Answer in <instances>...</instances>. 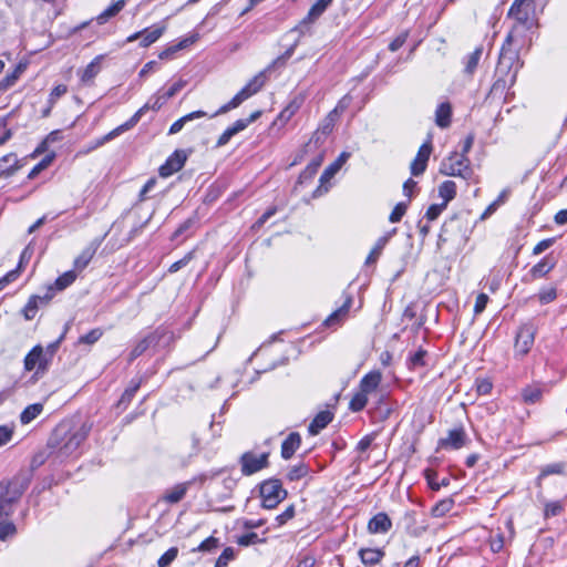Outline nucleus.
Returning a JSON list of instances; mask_svg holds the SVG:
<instances>
[{"label": "nucleus", "mask_w": 567, "mask_h": 567, "mask_svg": "<svg viewBox=\"0 0 567 567\" xmlns=\"http://www.w3.org/2000/svg\"><path fill=\"white\" fill-rule=\"evenodd\" d=\"M29 480L17 475L0 482V519L13 513L16 503L28 488Z\"/></svg>", "instance_id": "obj_3"}, {"label": "nucleus", "mask_w": 567, "mask_h": 567, "mask_svg": "<svg viewBox=\"0 0 567 567\" xmlns=\"http://www.w3.org/2000/svg\"><path fill=\"white\" fill-rule=\"evenodd\" d=\"M392 528V520L384 512L372 516L368 522V532L370 534H385Z\"/></svg>", "instance_id": "obj_21"}, {"label": "nucleus", "mask_w": 567, "mask_h": 567, "mask_svg": "<svg viewBox=\"0 0 567 567\" xmlns=\"http://www.w3.org/2000/svg\"><path fill=\"white\" fill-rule=\"evenodd\" d=\"M406 209H408V204L405 203H398L394 208L392 209L390 216H389V220L391 223H399L402 217L405 215L406 213Z\"/></svg>", "instance_id": "obj_61"}, {"label": "nucleus", "mask_w": 567, "mask_h": 567, "mask_svg": "<svg viewBox=\"0 0 567 567\" xmlns=\"http://www.w3.org/2000/svg\"><path fill=\"white\" fill-rule=\"evenodd\" d=\"M565 472V463H551L542 467L540 473L536 480V484L538 487L542 486V480L549 475H561Z\"/></svg>", "instance_id": "obj_35"}, {"label": "nucleus", "mask_w": 567, "mask_h": 567, "mask_svg": "<svg viewBox=\"0 0 567 567\" xmlns=\"http://www.w3.org/2000/svg\"><path fill=\"white\" fill-rule=\"evenodd\" d=\"M333 0H317L308 11V14L300 22V28L313 23L332 3Z\"/></svg>", "instance_id": "obj_26"}, {"label": "nucleus", "mask_w": 567, "mask_h": 567, "mask_svg": "<svg viewBox=\"0 0 567 567\" xmlns=\"http://www.w3.org/2000/svg\"><path fill=\"white\" fill-rule=\"evenodd\" d=\"M440 173L446 176H458L466 181L474 177L468 157L456 153L442 163Z\"/></svg>", "instance_id": "obj_7"}, {"label": "nucleus", "mask_w": 567, "mask_h": 567, "mask_svg": "<svg viewBox=\"0 0 567 567\" xmlns=\"http://www.w3.org/2000/svg\"><path fill=\"white\" fill-rule=\"evenodd\" d=\"M25 71V64L19 63L14 70L0 80V92H6L12 87Z\"/></svg>", "instance_id": "obj_32"}, {"label": "nucleus", "mask_w": 567, "mask_h": 567, "mask_svg": "<svg viewBox=\"0 0 567 567\" xmlns=\"http://www.w3.org/2000/svg\"><path fill=\"white\" fill-rule=\"evenodd\" d=\"M266 542V537H260L257 533L249 530L237 537L236 543L239 546L248 547L256 544H262Z\"/></svg>", "instance_id": "obj_43"}, {"label": "nucleus", "mask_w": 567, "mask_h": 567, "mask_svg": "<svg viewBox=\"0 0 567 567\" xmlns=\"http://www.w3.org/2000/svg\"><path fill=\"white\" fill-rule=\"evenodd\" d=\"M452 105L449 102L441 103L435 111V123L441 128H446L451 125Z\"/></svg>", "instance_id": "obj_31"}, {"label": "nucleus", "mask_w": 567, "mask_h": 567, "mask_svg": "<svg viewBox=\"0 0 567 567\" xmlns=\"http://www.w3.org/2000/svg\"><path fill=\"white\" fill-rule=\"evenodd\" d=\"M333 419V414L330 411L319 412L309 424L308 431L311 435H317L323 430Z\"/></svg>", "instance_id": "obj_30"}, {"label": "nucleus", "mask_w": 567, "mask_h": 567, "mask_svg": "<svg viewBox=\"0 0 567 567\" xmlns=\"http://www.w3.org/2000/svg\"><path fill=\"white\" fill-rule=\"evenodd\" d=\"M261 115V111H255L247 118L237 120L231 126L227 127L224 133L218 137L216 147L226 145L233 136L244 131L250 123L255 122Z\"/></svg>", "instance_id": "obj_11"}, {"label": "nucleus", "mask_w": 567, "mask_h": 567, "mask_svg": "<svg viewBox=\"0 0 567 567\" xmlns=\"http://www.w3.org/2000/svg\"><path fill=\"white\" fill-rule=\"evenodd\" d=\"M536 334V327L532 322L523 323L516 333L514 351L515 355L525 357L532 349Z\"/></svg>", "instance_id": "obj_9"}, {"label": "nucleus", "mask_w": 567, "mask_h": 567, "mask_svg": "<svg viewBox=\"0 0 567 567\" xmlns=\"http://www.w3.org/2000/svg\"><path fill=\"white\" fill-rule=\"evenodd\" d=\"M22 165L14 153H9L0 158V178L13 176Z\"/></svg>", "instance_id": "obj_22"}, {"label": "nucleus", "mask_w": 567, "mask_h": 567, "mask_svg": "<svg viewBox=\"0 0 567 567\" xmlns=\"http://www.w3.org/2000/svg\"><path fill=\"white\" fill-rule=\"evenodd\" d=\"M53 298V288L50 287L44 296L33 295L29 298L22 313L25 320H32L41 306H47Z\"/></svg>", "instance_id": "obj_15"}, {"label": "nucleus", "mask_w": 567, "mask_h": 567, "mask_svg": "<svg viewBox=\"0 0 567 567\" xmlns=\"http://www.w3.org/2000/svg\"><path fill=\"white\" fill-rule=\"evenodd\" d=\"M564 512V505L561 502H548L545 504L544 516L545 518L558 516Z\"/></svg>", "instance_id": "obj_57"}, {"label": "nucleus", "mask_w": 567, "mask_h": 567, "mask_svg": "<svg viewBox=\"0 0 567 567\" xmlns=\"http://www.w3.org/2000/svg\"><path fill=\"white\" fill-rule=\"evenodd\" d=\"M350 154L347 152H342L337 159L331 163L322 173L320 181L324 182L334 176V174L343 166V164L348 161Z\"/></svg>", "instance_id": "obj_34"}, {"label": "nucleus", "mask_w": 567, "mask_h": 567, "mask_svg": "<svg viewBox=\"0 0 567 567\" xmlns=\"http://www.w3.org/2000/svg\"><path fill=\"white\" fill-rule=\"evenodd\" d=\"M76 270H69V271H65L63 275H61L60 277L56 278L55 282H54V287L53 288V291L54 290H64L65 288H68L69 286H71L75 279H76Z\"/></svg>", "instance_id": "obj_44"}, {"label": "nucleus", "mask_w": 567, "mask_h": 567, "mask_svg": "<svg viewBox=\"0 0 567 567\" xmlns=\"http://www.w3.org/2000/svg\"><path fill=\"white\" fill-rule=\"evenodd\" d=\"M321 165V158L312 161L300 174V179L312 178L319 166Z\"/></svg>", "instance_id": "obj_64"}, {"label": "nucleus", "mask_w": 567, "mask_h": 567, "mask_svg": "<svg viewBox=\"0 0 567 567\" xmlns=\"http://www.w3.org/2000/svg\"><path fill=\"white\" fill-rule=\"evenodd\" d=\"M454 506L453 498H444L440 502H437L431 509V514L434 517H442L445 514H447Z\"/></svg>", "instance_id": "obj_46"}, {"label": "nucleus", "mask_w": 567, "mask_h": 567, "mask_svg": "<svg viewBox=\"0 0 567 567\" xmlns=\"http://www.w3.org/2000/svg\"><path fill=\"white\" fill-rule=\"evenodd\" d=\"M188 153L184 150H176L166 162L159 167L158 173L162 177H168L181 171L185 165Z\"/></svg>", "instance_id": "obj_14"}, {"label": "nucleus", "mask_w": 567, "mask_h": 567, "mask_svg": "<svg viewBox=\"0 0 567 567\" xmlns=\"http://www.w3.org/2000/svg\"><path fill=\"white\" fill-rule=\"evenodd\" d=\"M384 555V551L379 548H361L359 550V557L367 567L378 565L383 559Z\"/></svg>", "instance_id": "obj_27"}, {"label": "nucleus", "mask_w": 567, "mask_h": 567, "mask_svg": "<svg viewBox=\"0 0 567 567\" xmlns=\"http://www.w3.org/2000/svg\"><path fill=\"white\" fill-rule=\"evenodd\" d=\"M90 430V425L82 424L75 431H69L66 425L61 424L52 432L48 445L51 449L58 450L61 457H69L86 440Z\"/></svg>", "instance_id": "obj_2"}, {"label": "nucleus", "mask_w": 567, "mask_h": 567, "mask_svg": "<svg viewBox=\"0 0 567 567\" xmlns=\"http://www.w3.org/2000/svg\"><path fill=\"white\" fill-rule=\"evenodd\" d=\"M511 45L512 44L506 43V40L504 41L503 47L501 49L495 74H501L502 76H512L513 73H515L516 80L518 71L523 66V62L519 59L518 51L511 49Z\"/></svg>", "instance_id": "obj_6"}, {"label": "nucleus", "mask_w": 567, "mask_h": 567, "mask_svg": "<svg viewBox=\"0 0 567 567\" xmlns=\"http://www.w3.org/2000/svg\"><path fill=\"white\" fill-rule=\"evenodd\" d=\"M103 336V330L101 328H94L87 333L81 336L79 338V343L82 344H94L97 342Z\"/></svg>", "instance_id": "obj_53"}, {"label": "nucleus", "mask_w": 567, "mask_h": 567, "mask_svg": "<svg viewBox=\"0 0 567 567\" xmlns=\"http://www.w3.org/2000/svg\"><path fill=\"white\" fill-rule=\"evenodd\" d=\"M259 493L261 506L267 509L277 507L288 495L287 491L282 487L281 481L278 478L264 481L259 485Z\"/></svg>", "instance_id": "obj_5"}, {"label": "nucleus", "mask_w": 567, "mask_h": 567, "mask_svg": "<svg viewBox=\"0 0 567 567\" xmlns=\"http://www.w3.org/2000/svg\"><path fill=\"white\" fill-rule=\"evenodd\" d=\"M165 31V27H154L152 29H144L143 31L136 32L127 38V42H133L138 38H142L141 47L147 48L156 42Z\"/></svg>", "instance_id": "obj_18"}, {"label": "nucleus", "mask_w": 567, "mask_h": 567, "mask_svg": "<svg viewBox=\"0 0 567 567\" xmlns=\"http://www.w3.org/2000/svg\"><path fill=\"white\" fill-rule=\"evenodd\" d=\"M475 388H476V392L478 395H487L491 393V391L493 389V383L487 378H483V379L477 378L475 380Z\"/></svg>", "instance_id": "obj_60"}, {"label": "nucleus", "mask_w": 567, "mask_h": 567, "mask_svg": "<svg viewBox=\"0 0 567 567\" xmlns=\"http://www.w3.org/2000/svg\"><path fill=\"white\" fill-rule=\"evenodd\" d=\"M235 559V550L233 547H226L215 563V567H227L229 561Z\"/></svg>", "instance_id": "obj_59"}, {"label": "nucleus", "mask_w": 567, "mask_h": 567, "mask_svg": "<svg viewBox=\"0 0 567 567\" xmlns=\"http://www.w3.org/2000/svg\"><path fill=\"white\" fill-rule=\"evenodd\" d=\"M482 53L483 49L476 48L471 54L466 56V60L464 62V72L466 74L472 75L475 72L481 60Z\"/></svg>", "instance_id": "obj_41"}, {"label": "nucleus", "mask_w": 567, "mask_h": 567, "mask_svg": "<svg viewBox=\"0 0 567 567\" xmlns=\"http://www.w3.org/2000/svg\"><path fill=\"white\" fill-rule=\"evenodd\" d=\"M124 4V0H118L115 3L111 4L96 17V22L99 24L106 23L111 18L115 17L123 9Z\"/></svg>", "instance_id": "obj_37"}, {"label": "nucleus", "mask_w": 567, "mask_h": 567, "mask_svg": "<svg viewBox=\"0 0 567 567\" xmlns=\"http://www.w3.org/2000/svg\"><path fill=\"white\" fill-rule=\"evenodd\" d=\"M166 101H167V99H165V96L162 95V96H156L153 102H147L142 107H140L134 113V115L130 120H127L125 123L115 127L114 130H112L111 132L105 134L104 136L95 140L94 143L89 147V150H95V148L104 145L105 143L112 141L113 138H115L116 136L122 134L123 132L131 130L140 122L142 116L148 110L158 111L166 103Z\"/></svg>", "instance_id": "obj_4"}, {"label": "nucleus", "mask_w": 567, "mask_h": 567, "mask_svg": "<svg viewBox=\"0 0 567 567\" xmlns=\"http://www.w3.org/2000/svg\"><path fill=\"white\" fill-rule=\"evenodd\" d=\"M535 10L534 0H514L507 13V18L512 20L511 30L505 38L507 44L523 39L538 25Z\"/></svg>", "instance_id": "obj_1"}, {"label": "nucleus", "mask_w": 567, "mask_h": 567, "mask_svg": "<svg viewBox=\"0 0 567 567\" xmlns=\"http://www.w3.org/2000/svg\"><path fill=\"white\" fill-rule=\"evenodd\" d=\"M162 337L163 332H161L159 330H155L148 333L143 339H141L130 352L128 361L133 362L135 359L142 355L147 349H150L153 346H156Z\"/></svg>", "instance_id": "obj_17"}, {"label": "nucleus", "mask_w": 567, "mask_h": 567, "mask_svg": "<svg viewBox=\"0 0 567 567\" xmlns=\"http://www.w3.org/2000/svg\"><path fill=\"white\" fill-rule=\"evenodd\" d=\"M215 475H216V473H214L210 477H213ZM208 477H209L208 475L202 474L198 477L193 478L192 481L179 483V484L173 486L172 488L167 489L164 493L162 499L168 504H176L185 497L187 491L189 489V487L193 483H195L197 480L203 483Z\"/></svg>", "instance_id": "obj_12"}, {"label": "nucleus", "mask_w": 567, "mask_h": 567, "mask_svg": "<svg viewBox=\"0 0 567 567\" xmlns=\"http://www.w3.org/2000/svg\"><path fill=\"white\" fill-rule=\"evenodd\" d=\"M178 555L177 547H171L167 549L157 560L158 567H169L171 564L176 559Z\"/></svg>", "instance_id": "obj_54"}, {"label": "nucleus", "mask_w": 567, "mask_h": 567, "mask_svg": "<svg viewBox=\"0 0 567 567\" xmlns=\"http://www.w3.org/2000/svg\"><path fill=\"white\" fill-rule=\"evenodd\" d=\"M382 380V374L380 371H371L367 373L360 381V391L365 394H369L375 391Z\"/></svg>", "instance_id": "obj_28"}, {"label": "nucleus", "mask_w": 567, "mask_h": 567, "mask_svg": "<svg viewBox=\"0 0 567 567\" xmlns=\"http://www.w3.org/2000/svg\"><path fill=\"white\" fill-rule=\"evenodd\" d=\"M256 94V90H251L247 84L226 104L220 106L210 117L227 113L228 111L238 107L244 101Z\"/></svg>", "instance_id": "obj_20"}, {"label": "nucleus", "mask_w": 567, "mask_h": 567, "mask_svg": "<svg viewBox=\"0 0 567 567\" xmlns=\"http://www.w3.org/2000/svg\"><path fill=\"white\" fill-rule=\"evenodd\" d=\"M272 70V65H268L265 70L260 71L257 75H255L247 85L251 90H256V93L261 90V87L265 85L266 82V74L267 72Z\"/></svg>", "instance_id": "obj_49"}, {"label": "nucleus", "mask_w": 567, "mask_h": 567, "mask_svg": "<svg viewBox=\"0 0 567 567\" xmlns=\"http://www.w3.org/2000/svg\"><path fill=\"white\" fill-rule=\"evenodd\" d=\"M140 386H141V381L140 380L138 381H134L133 380L132 384L127 389H125V391L123 392L122 396L117 401V406L122 408V409H126L127 405L133 400V398L136 394V392L140 389Z\"/></svg>", "instance_id": "obj_39"}, {"label": "nucleus", "mask_w": 567, "mask_h": 567, "mask_svg": "<svg viewBox=\"0 0 567 567\" xmlns=\"http://www.w3.org/2000/svg\"><path fill=\"white\" fill-rule=\"evenodd\" d=\"M446 208V205L445 204H432L426 213H425V217L429 221H433L435 220L441 214L442 212Z\"/></svg>", "instance_id": "obj_63"}, {"label": "nucleus", "mask_w": 567, "mask_h": 567, "mask_svg": "<svg viewBox=\"0 0 567 567\" xmlns=\"http://www.w3.org/2000/svg\"><path fill=\"white\" fill-rule=\"evenodd\" d=\"M425 478L430 485V487L434 491H439L443 486H447L450 484V478L444 477L441 480V483H436L437 473L432 470L425 471Z\"/></svg>", "instance_id": "obj_51"}, {"label": "nucleus", "mask_w": 567, "mask_h": 567, "mask_svg": "<svg viewBox=\"0 0 567 567\" xmlns=\"http://www.w3.org/2000/svg\"><path fill=\"white\" fill-rule=\"evenodd\" d=\"M466 440L467 436L465 430L461 425L450 430L446 437L440 439L439 445L443 449L460 450L466 444Z\"/></svg>", "instance_id": "obj_16"}, {"label": "nucleus", "mask_w": 567, "mask_h": 567, "mask_svg": "<svg viewBox=\"0 0 567 567\" xmlns=\"http://www.w3.org/2000/svg\"><path fill=\"white\" fill-rule=\"evenodd\" d=\"M49 359L47 354H44V349L42 346H34L25 355L23 360L24 370L30 372L35 369V375H43L49 370Z\"/></svg>", "instance_id": "obj_8"}, {"label": "nucleus", "mask_w": 567, "mask_h": 567, "mask_svg": "<svg viewBox=\"0 0 567 567\" xmlns=\"http://www.w3.org/2000/svg\"><path fill=\"white\" fill-rule=\"evenodd\" d=\"M439 195L443 198V203L447 206L456 195V184L453 181H445L439 186Z\"/></svg>", "instance_id": "obj_38"}, {"label": "nucleus", "mask_w": 567, "mask_h": 567, "mask_svg": "<svg viewBox=\"0 0 567 567\" xmlns=\"http://www.w3.org/2000/svg\"><path fill=\"white\" fill-rule=\"evenodd\" d=\"M427 355V351L420 348L416 352L410 355L409 358V368L416 369L426 365L425 358Z\"/></svg>", "instance_id": "obj_48"}, {"label": "nucleus", "mask_w": 567, "mask_h": 567, "mask_svg": "<svg viewBox=\"0 0 567 567\" xmlns=\"http://www.w3.org/2000/svg\"><path fill=\"white\" fill-rule=\"evenodd\" d=\"M495 81L489 90V95L493 97H501L505 93L506 90L512 87L516 80H515V73H513L512 76H505L501 74H495Z\"/></svg>", "instance_id": "obj_25"}, {"label": "nucleus", "mask_w": 567, "mask_h": 567, "mask_svg": "<svg viewBox=\"0 0 567 567\" xmlns=\"http://www.w3.org/2000/svg\"><path fill=\"white\" fill-rule=\"evenodd\" d=\"M54 154L43 157L28 174L29 179L35 178L43 169H45L53 161Z\"/></svg>", "instance_id": "obj_56"}, {"label": "nucleus", "mask_w": 567, "mask_h": 567, "mask_svg": "<svg viewBox=\"0 0 567 567\" xmlns=\"http://www.w3.org/2000/svg\"><path fill=\"white\" fill-rule=\"evenodd\" d=\"M351 301L352 299L350 297L347 298V300L344 301V303L342 305V307H340L339 309H337L334 312H332L324 321V323L328 326V327H331L332 324H334L340 316H344L349 308H350V305H351Z\"/></svg>", "instance_id": "obj_50"}, {"label": "nucleus", "mask_w": 567, "mask_h": 567, "mask_svg": "<svg viewBox=\"0 0 567 567\" xmlns=\"http://www.w3.org/2000/svg\"><path fill=\"white\" fill-rule=\"evenodd\" d=\"M103 238L94 239L92 240L83 250L82 252L74 259V269L78 271L83 270L87 267L92 258L94 257L96 250L102 244Z\"/></svg>", "instance_id": "obj_19"}, {"label": "nucleus", "mask_w": 567, "mask_h": 567, "mask_svg": "<svg viewBox=\"0 0 567 567\" xmlns=\"http://www.w3.org/2000/svg\"><path fill=\"white\" fill-rule=\"evenodd\" d=\"M17 533V527L12 522H0V540L4 542Z\"/></svg>", "instance_id": "obj_58"}, {"label": "nucleus", "mask_w": 567, "mask_h": 567, "mask_svg": "<svg viewBox=\"0 0 567 567\" xmlns=\"http://www.w3.org/2000/svg\"><path fill=\"white\" fill-rule=\"evenodd\" d=\"M432 150V140L429 137L427 141L420 146L416 156L410 165V171L413 176H420L425 172Z\"/></svg>", "instance_id": "obj_13"}, {"label": "nucleus", "mask_w": 567, "mask_h": 567, "mask_svg": "<svg viewBox=\"0 0 567 567\" xmlns=\"http://www.w3.org/2000/svg\"><path fill=\"white\" fill-rule=\"evenodd\" d=\"M338 109L339 106L329 112V114L318 126V130L322 133L323 138H327V136H329L333 131L336 117L338 115Z\"/></svg>", "instance_id": "obj_40"}, {"label": "nucleus", "mask_w": 567, "mask_h": 567, "mask_svg": "<svg viewBox=\"0 0 567 567\" xmlns=\"http://www.w3.org/2000/svg\"><path fill=\"white\" fill-rule=\"evenodd\" d=\"M219 539L210 536L203 540L199 546L197 547V550L199 551H213L219 547Z\"/></svg>", "instance_id": "obj_62"}, {"label": "nucleus", "mask_w": 567, "mask_h": 567, "mask_svg": "<svg viewBox=\"0 0 567 567\" xmlns=\"http://www.w3.org/2000/svg\"><path fill=\"white\" fill-rule=\"evenodd\" d=\"M204 116H207V113L204 112V111H194L192 113H188L184 116H182L181 118H178L177 121H175L169 130H168V134L169 135H173V134H176L178 133L179 131H182V128L184 127V125L187 123V122H190L193 120H196V118H200V117H204Z\"/></svg>", "instance_id": "obj_33"}, {"label": "nucleus", "mask_w": 567, "mask_h": 567, "mask_svg": "<svg viewBox=\"0 0 567 567\" xmlns=\"http://www.w3.org/2000/svg\"><path fill=\"white\" fill-rule=\"evenodd\" d=\"M367 403H368V394L363 393L362 391H359L350 400L349 409L352 412H359L365 408Z\"/></svg>", "instance_id": "obj_47"}, {"label": "nucleus", "mask_w": 567, "mask_h": 567, "mask_svg": "<svg viewBox=\"0 0 567 567\" xmlns=\"http://www.w3.org/2000/svg\"><path fill=\"white\" fill-rule=\"evenodd\" d=\"M543 395V391L539 386L528 385L522 390V396L525 403L534 404L537 403Z\"/></svg>", "instance_id": "obj_42"}, {"label": "nucleus", "mask_w": 567, "mask_h": 567, "mask_svg": "<svg viewBox=\"0 0 567 567\" xmlns=\"http://www.w3.org/2000/svg\"><path fill=\"white\" fill-rule=\"evenodd\" d=\"M99 60L100 58H95L91 63L86 65L81 75L82 82H90L96 76L100 70Z\"/></svg>", "instance_id": "obj_52"}, {"label": "nucleus", "mask_w": 567, "mask_h": 567, "mask_svg": "<svg viewBox=\"0 0 567 567\" xmlns=\"http://www.w3.org/2000/svg\"><path fill=\"white\" fill-rule=\"evenodd\" d=\"M537 297L542 305H547L557 298V289L555 287L542 288Z\"/></svg>", "instance_id": "obj_55"}, {"label": "nucleus", "mask_w": 567, "mask_h": 567, "mask_svg": "<svg viewBox=\"0 0 567 567\" xmlns=\"http://www.w3.org/2000/svg\"><path fill=\"white\" fill-rule=\"evenodd\" d=\"M556 259L550 255L545 256L540 261L534 265L529 270L532 279L544 278L556 267Z\"/></svg>", "instance_id": "obj_23"}, {"label": "nucleus", "mask_w": 567, "mask_h": 567, "mask_svg": "<svg viewBox=\"0 0 567 567\" xmlns=\"http://www.w3.org/2000/svg\"><path fill=\"white\" fill-rule=\"evenodd\" d=\"M43 411L42 403H33L28 405L20 414V421L22 424H29L35 417H38Z\"/></svg>", "instance_id": "obj_36"}, {"label": "nucleus", "mask_w": 567, "mask_h": 567, "mask_svg": "<svg viewBox=\"0 0 567 567\" xmlns=\"http://www.w3.org/2000/svg\"><path fill=\"white\" fill-rule=\"evenodd\" d=\"M309 472L310 470L307 464L299 463L290 467L286 476L290 482H295L306 477L309 474Z\"/></svg>", "instance_id": "obj_45"}, {"label": "nucleus", "mask_w": 567, "mask_h": 567, "mask_svg": "<svg viewBox=\"0 0 567 567\" xmlns=\"http://www.w3.org/2000/svg\"><path fill=\"white\" fill-rule=\"evenodd\" d=\"M301 445V436L298 432H291L281 443V457L290 460Z\"/></svg>", "instance_id": "obj_24"}, {"label": "nucleus", "mask_w": 567, "mask_h": 567, "mask_svg": "<svg viewBox=\"0 0 567 567\" xmlns=\"http://www.w3.org/2000/svg\"><path fill=\"white\" fill-rule=\"evenodd\" d=\"M240 470L243 475L250 476L269 465V453L265 452L256 455L254 452H245L240 458Z\"/></svg>", "instance_id": "obj_10"}, {"label": "nucleus", "mask_w": 567, "mask_h": 567, "mask_svg": "<svg viewBox=\"0 0 567 567\" xmlns=\"http://www.w3.org/2000/svg\"><path fill=\"white\" fill-rule=\"evenodd\" d=\"M396 229H392L391 231H389L388 234H385L384 236L380 237L374 247L371 249L370 254L368 255L367 259H365V265L369 266V265H373L377 262L378 258L380 257L383 248L385 247V245L388 244V241L390 240V238L395 234Z\"/></svg>", "instance_id": "obj_29"}]
</instances>
